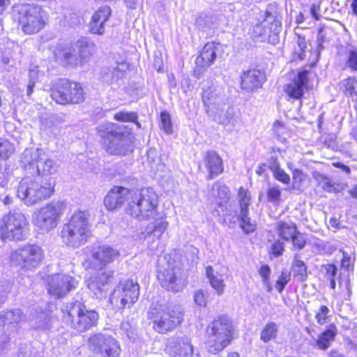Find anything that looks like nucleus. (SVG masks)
<instances>
[{
    "label": "nucleus",
    "mask_w": 357,
    "mask_h": 357,
    "mask_svg": "<svg viewBox=\"0 0 357 357\" xmlns=\"http://www.w3.org/2000/svg\"><path fill=\"white\" fill-rule=\"evenodd\" d=\"M32 321V325L35 328L47 329L50 326L51 317L45 312H36L35 314H33Z\"/></svg>",
    "instance_id": "obj_40"
},
{
    "label": "nucleus",
    "mask_w": 357,
    "mask_h": 357,
    "mask_svg": "<svg viewBox=\"0 0 357 357\" xmlns=\"http://www.w3.org/2000/svg\"><path fill=\"white\" fill-rule=\"evenodd\" d=\"M206 113L213 118V120L222 125H228L234 116V109L225 103L220 102L211 107Z\"/></svg>",
    "instance_id": "obj_29"
},
{
    "label": "nucleus",
    "mask_w": 357,
    "mask_h": 357,
    "mask_svg": "<svg viewBox=\"0 0 357 357\" xmlns=\"http://www.w3.org/2000/svg\"><path fill=\"white\" fill-rule=\"evenodd\" d=\"M284 130V126L282 123L276 121L273 125V131L279 137L283 134Z\"/></svg>",
    "instance_id": "obj_64"
},
{
    "label": "nucleus",
    "mask_w": 357,
    "mask_h": 357,
    "mask_svg": "<svg viewBox=\"0 0 357 357\" xmlns=\"http://www.w3.org/2000/svg\"><path fill=\"white\" fill-rule=\"evenodd\" d=\"M276 229L279 236L284 241H289L297 231L296 225L292 222L279 221L276 223Z\"/></svg>",
    "instance_id": "obj_37"
},
{
    "label": "nucleus",
    "mask_w": 357,
    "mask_h": 357,
    "mask_svg": "<svg viewBox=\"0 0 357 357\" xmlns=\"http://www.w3.org/2000/svg\"><path fill=\"white\" fill-rule=\"evenodd\" d=\"M139 295V286L131 280L121 281L113 290L109 297L110 303L115 307L123 309L135 303Z\"/></svg>",
    "instance_id": "obj_15"
},
{
    "label": "nucleus",
    "mask_w": 357,
    "mask_h": 357,
    "mask_svg": "<svg viewBox=\"0 0 357 357\" xmlns=\"http://www.w3.org/2000/svg\"><path fill=\"white\" fill-rule=\"evenodd\" d=\"M158 279L163 288L173 292L181 291L186 284L181 268L169 262L167 267L159 268Z\"/></svg>",
    "instance_id": "obj_17"
},
{
    "label": "nucleus",
    "mask_w": 357,
    "mask_h": 357,
    "mask_svg": "<svg viewBox=\"0 0 357 357\" xmlns=\"http://www.w3.org/2000/svg\"><path fill=\"white\" fill-rule=\"evenodd\" d=\"M238 197L240 208L238 220L240 222V227L244 233H252L256 230L257 223L248 216L251 199L250 193L247 190L240 188Z\"/></svg>",
    "instance_id": "obj_20"
},
{
    "label": "nucleus",
    "mask_w": 357,
    "mask_h": 357,
    "mask_svg": "<svg viewBox=\"0 0 357 357\" xmlns=\"http://www.w3.org/2000/svg\"><path fill=\"white\" fill-rule=\"evenodd\" d=\"M323 268H324V271H325V278L328 280H331L332 279H335L337 268L334 264H328L324 265Z\"/></svg>",
    "instance_id": "obj_56"
},
{
    "label": "nucleus",
    "mask_w": 357,
    "mask_h": 357,
    "mask_svg": "<svg viewBox=\"0 0 357 357\" xmlns=\"http://www.w3.org/2000/svg\"><path fill=\"white\" fill-rule=\"evenodd\" d=\"M114 273V271L108 270L89 278L87 287L97 298H102L104 296V293L107 290L106 286L113 278Z\"/></svg>",
    "instance_id": "obj_25"
},
{
    "label": "nucleus",
    "mask_w": 357,
    "mask_h": 357,
    "mask_svg": "<svg viewBox=\"0 0 357 357\" xmlns=\"http://www.w3.org/2000/svg\"><path fill=\"white\" fill-rule=\"evenodd\" d=\"M297 43L300 50L302 52L301 53L299 54V58L301 59H303L305 56L304 52L307 48V42L305 40V38L304 37L298 36Z\"/></svg>",
    "instance_id": "obj_62"
},
{
    "label": "nucleus",
    "mask_w": 357,
    "mask_h": 357,
    "mask_svg": "<svg viewBox=\"0 0 357 357\" xmlns=\"http://www.w3.org/2000/svg\"><path fill=\"white\" fill-rule=\"evenodd\" d=\"M211 24L212 18L205 14H201L196 18L195 26L199 30L206 31Z\"/></svg>",
    "instance_id": "obj_47"
},
{
    "label": "nucleus",
    "mask_w": 357,
    "mask_h": 357,
    "mask_svg": "<svg viewBox=\"0 0 357 357\" xmlns=\"http://www.w3.org/2000/svg\"><path fill=\"white\" fill-rule=\"evenodd\" d=\"M330 310L326 305H321L315 314V319L317 324L324 325L330 321Z\"/></svg>",
    "instance_id": "obj_45"
},
{
    "label": "nucleus",
    "mask_w": 357,
    "mask_h": 357,
    "mask_svg": "<svg viewBox=\"0 0 357 357\" xmlns=\"http://www.w3.org/2000/svg\"><path fill=\"white\" fill-rule=\"evenodd\" d=\"M89 215L86 211L75 212L68 222L63 225L61 238L67 246L77 248L84 244L91 235Z\"/></svg>",
    "instance_id": "obj_4"
},
{
    "label": "nucleus",
    "mask_w": 357,
    "mask_h": 357,
    "mask_svg": "<svg viewBox=\"0 0 357 357\" xmlns=\"http://www.w3.org/2000/svg\"><path fill=\"white\" fill-rule=\"evenodd\" d=\"M168 225L169 223L165 220V218L159 217L157 218V221L155 224L149 225L146 228L145 233L147 236L153 235L159 238L167 229Z\"/></svg>",
    "instance_id": "obj_38"
},
{
    "label": "nucleus",
    "mask_w": 357,
    "mask_h": 357,
    "mask_svg": "<svg viewBox=\"0 0 357 357\" xmlns=\"http://www.w3.org/2000/svg\"><path fill=\"white\" fill-rule=\"evenodd\" d=\"M271 273L270 267L268 265H263L259 270V274L262 278L263 283H267L268 280H270L269 276Z\"/></svg>",
    "instance_id": "obj_60"
},
{
    "label": "nucleus",
    "mask_w": 357,
    "mask_h": 357,
    "mask_svg": "<svg viewBox=\"0 0 357 357\" xmlns=\"http://www.w3.org/2000/svg\"><path fill=\"white\" fill-rule=\"evenodd\" d=\"M38 73H39V69L38 66H32L29 69V81H33V82H36L38 81Z\"/></svg>",
    "instance_id": "obj_63"
},
{
    "label": "nucleus",
    "mask_w": 357,
    "mask_h": 357,
    "mask_svg": "<svg viewBox=\"0 0 357 357\" xmlns=\"http://www.w3.org/2000/svg\"><path fill=\"white\" fill-rule=\"evenodd\" d=\"M266 196L269 202L278 204L281 197V192L279 186H270L267 190Z\"/></svg>",
    "instance_id": "obj_48"
},
{
    "label": "nucleus",
    "mask_w": 357,
    "mask_h": 357,
    "mask_svg": "<svg viewBox=\"0 0 357 357\" xmlns=\"http://www.w3.org/2000/svg\"><path fill=\"white\" fill-rule=\"evenodd\" d=\"M353 254H349L345 251L342 252V266L349 271L354 266V257Z\"/></svg>",
    "instance_id": "obj_53"
},
{
    "label": "nucleus",
    "mask_w": 357,
    "mask_h": 357,
    "mask_svg": "<svg viewBox=\"0 0 357 357\" xmlns=\"http://www.w3.org/2000/svg\"><path fill=\"white\" fill-rule=\"evenodd\" d=\"M290 280V274L288 272H282L280 278L276 282V289L278 291L281 293L284 287L287 284V282Z\"/></svg>",
    "instance_id": "obj_54"
},
{
    "label": "nucleus",
    "mask_w": 357,
    "mask_h": 357,
    "mask_svg": "<svg viewBox=\"0 0 357 357\" xmlns=\"http://www.w3.org/2000/svg\"><path fill=\"white\" fill-rule=\"evenodd\" d=\"M106 151L112 155H126L133 150L132 137L116 124L103 123L98 127Z\"/></svg>",
    "instance_id": "obj_5"
},
{
    "label": "nucleus",
    "mask_w": 357,
    "mask_h": 357,
    "mask_svg": "<svg viewBox=\"0 0 357 357\" xmlns=\"http://www.w3.org/2000/svg\"><path fill=\"white\" fill-rule=\"evenodd\" d=\"M127 69L128 64L126 63H116L115 66H111L103 72L102 75V80L109 84L116 83L124 77L125 72Z\"/></svg>",
    "instance_id": "obj_32"
},
{
    "label": "nucleus",
    "mask_w": 357,
    "mask_h": 357,
    "mask_svg": "<svg viewBox=\"0 0 357 357\" xmlns=\"http://www.w3.org/2000/svg\"><path fill=\"white\" fill-rule=\"evenodd\" d=\"M304 179L303 172L298 169L293 171V185L294 188H300Z\"/></svg>",
    "instance_id": "obj_57"
},
{
    "label": "nucleus",
    "mask_w": 357,
    "mask_h": 357,
    "mask_svg": "<svg viewBox=\"0 0 357 357\" xmlns=\"http://www.w3.org/2000/svg\"><path fill=\"white\" fill-rule=\"evenodd\" d=\"M46 282L48 293L56 298L66 296L78 283L73 277L63 273L48 275Z\"/></svg>",
    "instance_id": "obj_18"
},
{
    "label": "nucleus",
    "mask_w": 357,
    "mask_h": 357,
    "mask_svg": "<svg viewBox=\"0 0 357 357\" xmlns=\"http://www.w3.org/2000/svg\"><path fill=\"white\" fill-rule=\"evenodd\" d=\"M202 101L206 107V112L220 103L211 88H207L204 90V92L202 93Z\"/></svg>",
    "instance_id": "obj_42"
},
{
    "label": "nucleus",
    "mask_w": 357,
    "mask_h": 357,
    "mask_svg": "<svg viewBox=\"0 0 357 357\" xmlns=\"http://www.w3.org/2000/svg\"><path fill=\"white\" fill-rule=\"evenodd\" d=\"M278 330V326L275 322L268 323L261 332L260 339L264 342L271 341L276 337Z\"/></svg>",
    "instance_id": "obj_41"
},
{
    "label": "nucleus",
    "mask_w": 357,
    "mask_h": 357,
    "mask_svg": "<svg viewBox=\"0 0 357 357\" xmlns=\"http://www.w3.org/2000/svg\"><path fill=\"white\" fill-rule=\"evenodd\" d=\"M54 56L58 62L65 66L76 68L79 65L78 54L75 47L58 46L54 50Z\"/></svg>",
    "instance_id": "obj_27"
},
{
    "label": "nucleus",
    "mask_w": 357,
    "mask_h": 357,
    "mask_svg": "<svg viewBox=\"0 0 357 357\" xmlns=\"http://www.w3.org/2000/svg\"><path fill=\"white\" fill-rule=\"evenodd\" d=\"M338 283L340 287L344 285L345 289L348 291L349 294L351 293V284L349 275H347L345 278H343L342 273H340L338 278Z\"/></svg>",
    "instance_id": "obj_61"
},
{
    "label": "nucleus",
    "mask_w": 357,
    "mask_h": 357,
    "mask_svg": "<svg viewBox=\"0 0 357 357\" xmlns=\"http://www.w3.org/2000/svg\"><path fill=\"white\" fill-rule=\"evenodd\" d=\"M234 326L231 320L226 316L215 319L207 327L206 344L211 354L222 351L231 342Z\"/></svg>",
    "instance_id": "obj_7"
},
{
    "label": "nucleus",
    "mask_w": 357,
    "mask_h": 357,
    "mask_svg": "<svg viewBox=\"0 0 357 357\" xmlns=\"http://www.w3.org/2000/svg\"><path fill=\"white\" fill-rule=\"evenodd\" d=\"M337 334V329L336 326L331 324L326 330L321 333L318 337L314 340L313 346L320 350L326 351L331 347Z\"/></svg>",
    "instance_id": "obj_31"
},
{
    "label": "nucleus",
    "mask_w": 357,
    "mask_h": 357,
    "mask_svg": "<svg viewBox=\"0 0 357 357\" xmlns=\"http://www.w3.org/2000/svg\"><path fill=\"white\" fill-rule=\"evenodd\" d=\"M184 312L178 305L157 303L149 307L147 318L152 328L159 334H167L175 330L183 321Z\"/></svg>",
    "instance_id": "obj_1"
},
{
    "label": "nucleus",
    "mask_w": 357,
    "mask_h": 357,
    "mask_svg": "<svg viewBox=\"0 0 357 357\" xmlns=\"http://www.w3.org/2000/svg\"><path fill=\"white\" fill-rule=\"evenodd\" d=\"M340 90L347 98H351L352 101H357V78L349 77L342 79L339 83Z\"/></svg>",
    "instance_id": "obj_36"
},
{
    "label": "nucleus",
    "mask_w": 357,
    "mask_h": 357,
    "mask_svg": "<svg viewBox=\"0 0 357 357\" xmlns=\"http://www.w3.org/2000/svg\"><path fill=\"white\" fill-rule=\"evenodd\" d=\"M282 8L276 2L270 3L264 10L257 14V22L252 29L253 36L264 40L271 34H279L282 28Z\"/></svg>",
    "instance_id": "obj_8"
},
{
    "label": "nucleus",
    "mask_w": 357,
    "mask_h": 357,
    "mask_svg": "<svg viewBox=\"0 0 357 357\" xmlns=\"http://www.w3.org/2000/svg\"><path fill=\"white\" fill-rule=\"evenodd\" d=\"M64 204L62 202H52L36 211L32 215V222L43 232H49L56 227L63 213Z\"/></svg>",
    "instance_id": "obj_12"
},
{
    "label": "nucleus",
    "mask_w": 357,
    "mask_h": 357,
    "mask_svg": "<svg viewBox=\"0 0 357 357\" xmlns=\"http://www.w3.org/2000/svg\"><path fill=\"white\" fill-rule=\"evenodd\" d=\"M292 271L295 276H298L300 280H303L307 276V266L305 263L295 258L292 264Z\"/></svg>",
    "instance_id": "obj_44"
},
{
    "label": "nucleus",
    "mask_w": 357,
    "mask_h": 357,
    "mask_svg": "<svg viewBox=\"0 0 357 357\" xmlns=\"http://www.w3.org/2000/svg\"><path fill=\"white\" fill-rule=\"evenodd\" d=\"M61 311L63 323L78 332H84L96 326L99 317L98 312L87 310L79 301L66 303Z\"/></svg>",
    "instance_id": "obj_6"
},
{
    "label": "nucleus",
    "mask_w": 357,
    "mask_h": 357,
    "mask_svg": "<svg viewBox=\"0 0 357 357\" xmlns=\"http://www.w3.org/2000/svg\"><path fill=\"white\" fill-rule=\"evenodd\" d=\"M134 190L123 187L115 186L112 188L105 197L104 203L108 210H114L121 207L124 204L128 205Z\"/></svg>",
    "instance_id": "obj_22"
},
{
    "label": "nucleus",
    "mask_w": 357,
    "mask_h": 357,
    "mask_svg": "<svg viewBox=\"0 0 357 357\" xmlns=\"http://www.w3.org/2000/svg\"><path fill=\"white\" fill-rule=\"evenodd\" d=\"M166 351L170 357H201L188 337H178L169 341Z\"/></svg>",
    "instance_id": "obj_21"
},
{
    "label": "nucleus",
    "mask_w": 357,
    "mask_h": 357,
    "mask_svg": "<svg viewBox=\"0 0 357 357\" xmlns=\"http://www.w3.org/2000/svg\"><path fill=\"white\" fill-rule=\"evenodd\" d=\"M89 346L96 352L105 354L107 357H117L120 354L118 342L111 335L95 334L89 339Z\"/></svg>",
    "instance_id": "obj_19"
},
{
    "label": "nucleus",
    "mask_w": 357,
    "mask_h": 357,
    "mask_svg": "<svg viewBox=\"0 0 357 357\" xmlns=\"http://www.w3.org/2000/svg\"><path fill=\"white\" fill-rule=\"evenodd\" d=\"M77 47L79 65L82 66L89 61L91 57L94 54L95 45L84 38L77 41Z\"/></svg>",
    "instance_id": "obj_33"
},
{
    "label": "nucleus",
    "mask_w": 357,
    "mask_h": 357,
    "mask_svg": "<svg viewBox=\"0 0 357 357\" xmlns=\"http://www.w3.org/2000/svg\"><path fill=\"white\" fill-rule=\"evenodd\" d=\"M29 222L25 215L18 209L10 211L2 218L0 228L1 238L4 241H23L29 234Z\"/></svg>",
    "instance_id": "obj_11"
},
{
    "label": "nucleus",
    "mask_w": 357,
    "mask_h": 357,
    "mask_svg": "<svg viewBox=\"0 0 357 357\" xmlns=\"http://www.w3.org/2000/svg\"><path fill=\"white\" fill-rule=\"evenodd\" d=\"M223 51V45L215 42L206 43L195 60L197 68H207L215 61L218 55Z\"/></svg>",
    "instance_id": "obj_24"
},
{
    "label": "nucleus",
    "mask_w": 357,
    "mask_h": 357,
    "mask_svg": "<svg viewBox=\"0 0 357 357\" xmlns=\"http://www.w3.org/2000/svg\"><path fill=\"white\" fill-rule=\"evenodd\" d=\"M112 13L109 6L100 7L92 16L90 22V30L93 33L102 35L105 32V23Z\"/></svg>",
    "instance_id": "obj_30"
},
{
    "label": "nucleus",
    "mask_w": 357,
    "mask_h": 357,
    "mask_svg": "<svg viewBox=\"0 0 357 357\" xmlns=\"http://www.w3.org/2000/svg\"><path fill=\"white\" fill-rule=\"evenodd\" d=\"M206 274L211 287L215 290L216 293L219 296L222 295L226 286L222 275L218 271H215L211 266L206 267Z\"/></svg>",
    "instance_id": "obj_35"
},
{
    "label": "nucleus",
    "mask_w": 357,
    "mask_h": 357,
    "mask_svg": "<svg viewBox=\"0 0 357 357\" xmlns=\"http://www.w3.org/2000/svg\"><path fill=\"white\" fill-rule=\"evenodd\" d=\"M195 302L200 305L205 306L208 301V294L202 290H199L194 295Z\"/></svg>",
    "instance_id": "obj_58"
},
{
    "label": "nucleus",
    "mask_w": 357,
    "mask_h": 357,
    "mask_svg": "<svg viewBox=\"0 0 357 357\" xmlns=\"http://www.w3.org/2000/svg\"><path fill=\"white\" fill-rule=\"evenodd\" d=\"M284 250V243L280 240H277L271 245L270 254L273 255L275 257H278L283 254Z\"/></svg>",
    "instance_id": "obj_52"
},
{
    "label": "nucleus",
    "mask_w": 357,
    "mask_h": 357,
    "mask_svg": "<svg viewBox=\"0 0 357 357\" xmlns=\"http://www.w3.org/2000/svg\"><path fill=\"white\" fill-rule=\"evenodd\" d=\"M160 128L167 134L172 132L171 116L166 111L160 113Z\"/></svg>",
    "instance_id": "obj_49"
},
{
    "label": "nucleus",
    "mask_w": 357,
    "mask_h": 357,
    "mask_svg": "<svg viewBox=\"0 0 357 357\" xmlns=\"http://www.w3.org/2000/svg\"><path fill=\"white\" fill-rule=\"evenodd\" d=\"M266 77L264 70L252 68L243 71L241 75V88L247 92H254L261 88Z\"/></svg>",
    "instance_id": "obj_23"
},
{
    "label": "nucleus",
    "mask_w": 357,
    "mask_h": 357,
    "mask_svg": "<svg viewBox=\"0 0 357 357\" xmlns=\"http://www.w3.org/2000/svg\"><path fill=\"white\" fill-rule=\"evenodd\" d=\"M52 98L61 105L78 104L84 100V89L81 84L68 79H61L54 85Z\"/></svg>",
    "instance_id": "obj_13"
},
{
    "label": "nucleus",
    "mask_w": 357,
    "mask_h": 357,
    "mask_svg": "<svg viewBox=\"0 0 357 357\" xmlns=\"http://www.w3.org/2000/svg\"><path fill=\"white\" fill-rule=\"evenodd\" d=\"M307 74L308 71L306 70L300 71L297 77L284 86V91L289 98L294 100L301 98L308 82Z\"/></svg>",
    "instance_id": "obj_26"
},
{
    "label": "nucleus",
    "mask_w": 357,
    "mask_h": 357,
    "mask_svg": "<svg viewBox=\"0 0 357 357\" xmlns=\"http://www.w3.org/2000/svg\"><path fill=\"white\" fill-rule=\"evenodd\" d=\"M20 162L25 171L34 175L53 174L57 171L56 162L50 159L45 152L39 148H30L24 151L20 156Z\"/></svg>",
    "instance_id": "obj_10"
},
{
    "label": "nucleus",
    "mask_w": 357,
    "mask_h": 357,
    "mask_svg": "<svg viewBox=\"0 0 357 357\" xmlns=\"http://www.w3.org/2000/svg\"><path fill=\"white\" fill-rule=\"evenodd\" d=\"M13 15L26 34L39 32L46 22L47 16L42 8L36 4H20L13 7Z\"/></svg>",
    "instance_id": "obj_9"
},
{
    "label": "nucleus",
    "mask_w": 357,
    "mask_h": 357,
    "mask_svg": "<svg viewBox=\"0 0 357 357\" xmlns=\"http://www.w3.org/2000/svg\"><path fill=\"white\" fill-rule=\"evenodd\" d=\"M274 178L284 184H289L290 176L281 168L277 169L273 174Z\"/></svg>",
    "instance_id": "obj_59"
},
{
    "label": "nucleus",
    "mask_w": 357,
    "mask_h": 357,
    "mask_svg": "<svg viewBox=\"0 0 357 357\" xmlns=\"http://www.w3.org/2000/svg\"><path fill=\"white\" fill-rule=\"evenodd\" d=\"M22 317L20 310L1 312L0 313V325L9 326L18 324Z\"/></svg>",
    "instance_id": "obj_39"
},
{
    "label": "nucleus",
    "mask_w": 357,
    "mask_h": 357,
    "mask_svg": "<svg viewBox=\"0 0 357 357\" xmlns=\"http://www.w3.org/2000/svg\"><path fill=\"white\" fill-rule=\"evenodd\" d=\"M119 257L120 252L117 249L108 245H102L94 248L82 265L86 270H102L109 264L117 260Z\"/></svg>",
    "instance_id": "obj_16"
},
{
    "label": "nucleus",
    "mask_w": 357,
    "mask_h": 357,
    "mask_svg": "<svg viewBox=\"0 0 357 357\" xmlns=\"http://www.w3.org/2000/svg\"><path fill=\"white\" fill-rule=\"evenodd\" d=\"M213 196H217L220 199H226L228 198L229 190L224 184L216 182L212 186Z\"/></svg>",
    "instance_id": "obj_46"
},
{
    "label": "nucleus",
    "mask_w": 357,
    "mask_h": 357,
    "mask_svg": "<svg viewBox=\"0 0 357 357\" xmlns=\"http://www.w3.org/2000/svg\"><path fill=\"white\" fill-rule=\"evenodd\" d=\"M313 176L318 185L325 192L337 193L344 189L342 185L333 182L329 177L321 173L315 172Z\"/></svg>",
    "instance_id": "obj_34"
},
{
    "label": "nucleus",
    "mask_w": 357,
    "mask_h": 357,
    "mask_svg": "<svg viewBox=\"0 0 357 357\" xmlns=\"http://www.w3.org/2000/svg\"><path fill=\"white\" fill-rule=\"evenodd\" d=\"M114 118L119 121L137 122L138 116L137 114L134 112H119L115 114Z\"/></svg>",
    "instance_id": "obj_51"
},
{
    "label": "nucleus",
    "mask_w": 357,
    "mask_h": 357,
    "mask_svg": "<svg viewBox=\"0 0 357 357\" xmlns=\"http://www.w3.org/2000/svg\"><path fill=\"white\" fill-rule=\"evenodd\" d=\"M55 181L52 177L37 176L23 178L17 188L18 197L26 205L33 206L49 198L54 191Z\"/></svg>",
    "instance_id": "obj_3"
},
{
    "label": "nucleus",
    "mask_w": 357,
    "mask_h": 357,
    "mask_svg": "<svg viewBox=\"0 0 357 357\" xmlns=\"http://www.w3.org/2000/svg\"><path fill=\"white\" fill-rule=\"evenodd\" d=\"M204 165L208 174V180H211L223 172V162L220 155L214 151H208L204 157Z\"/></svg>",
    "instance_id": "obj_28"
},
{
    "label": "nucleus",
    "mask_w": 357,
    "mask_h": 357,
    "mask_svg": "<svg viewBox=\"0 0 357 357\" xmlns=\"http://www.w3.org/2000/svg\"><path fill=\"white\" fill-rule=\"evenodd\" d=\"M158 206V196L152 188L134 190L126 212L139 220L155 219L159 215Z\"/></svg>",
    "instance_id": "obj_2"
},
{
    "label": "nucleus",
    "mask_w": 357,
    "mask_h": 357,
    "mask_svg": "<svg viewBox=\"0 0 357 357\" xmlns=\"http://www.w3.org/2000/svg\"><path fill=\"white\" fill-rule=\"evenodd\" d=\"M44 259L43 249L35 244H28L13 251L11 262L22 270H32L39 266Z\"/></svg>",
    "instance_id": "obj_14"
},
{
    "label": "nucleus",
    "mask_w": 357,
    "mask_h": 357,
    "mask_svg": "<svg viewBox=\"0 0 357 357\" xmlns=\"http://www.w3.org/2000/svg\"><path fill=\"white\" fill-rule=\"evenodd\" d=\"M14 151V147L8 140L0 138V158H7Z\"/></svg>",
    "instance_id": "obj_50"
},
{
    "label": "nucleus",
    "mask_w": 357,
    "mask_h": 357,
    "mask_svg": "<svg viewBox=\"0 0 357 357\" xmlns=\"http://www.w3.org/2000/svg\"><path fill=\"white\" fill-rule=\"evenodd\" d=\"M290 240L292 241L294 246L299 250L303 249L306 243L305 238L300 232L298 231L294 234Z\"/></svg>",
    "instance_id": "obj_55"
},
{
    "label": "nucleus",
    "mask_w": 357,
    "mask_h": 357,
    "mask_svg": "<svg viewBox=\"0 0 357 357\" xmlns=\"http://www.w3.org/2000/svg\"><path fill=\"white\" fill-rule=\"evenodd\" d=\"M345 67L351 72L357 73V48L351 49L347 52Z\"/></svg>",
    "instance_id": "obj_43"
}]
</instances>
